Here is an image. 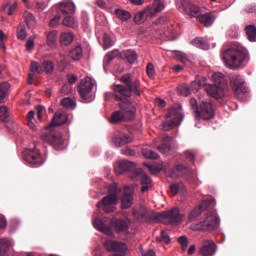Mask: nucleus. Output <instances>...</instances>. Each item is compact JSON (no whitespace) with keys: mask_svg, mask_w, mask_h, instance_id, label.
<instances>
[{"mask_svg":"<svg viewBox=\"0 0 256 256\" xmlns=\"http://www.w3.org/2000/svg\"><path fill=\"white\" fill-rule=\"evenodd\" d=\"M222 58L228 69H243L249 63V54L243 48H230L224 51Z\"/></svg>","mask_w":256,"mask_h":256,"instance_id":"f257e3e1","label":"nucleus"},{"mask_svg":"<svg viewBox=\"0 0 256 256\" xmlns=\"http://www.w3.org/2000/svg\"><path fill=\"white\" fill-rule=\"evenodd\" d=\"M214 84L206 85V93L213 99H223L227 93V81L225 75L221 72H215L212 75Z\"/></svg>","mask_w":256,"mask_h":256,"instance_id":"f03ea898","label":"nucleus"},{"mask_svg":"<svg viewBox=\"0 0 256 256\" xmlns=\"http://www.w3.org/2000/svg\"><path fill=\"white\" fill-rule=\"evenodd\" d=\"M120 109L112 114L110 123H121V121H131L135 117V106L131 102H122L119 104Z\"/></svg>","mask_w":256,"mask_h":256,"instance_id":"7ed1b4c3","label":"nucleus"},{"mask_svg":"<svg viewBox=\"0 0 256 256\" xmlns=\"http://www.w3.org/2000/svg\"><path fill=\"white\" fill-rule=\"evenodd\" d=\"M108 195L97 203L98 209H103L105 213H113L117 205V184L114 183L108 188Z\"/></svg>","mask_w":256,"mask_h":256,"instance_id":"20e7f679","label":"nucleus"},{"mask_svg":"<svg viewBox=\"0 0 256 256\" xmlns=\"http://www.w3.org/2000/svg\"><path fill=\"white\" fill-rule=\"evenodd\" d=\"M219 225V218L217 217V212L215 211H210L207 213L205 219L192 226V229L194 231H211L215 229Z\"/></svg>","mask_w":256,"mask_h":256,"instance_id":"39448f33","label":"nucleus"},{"mask_svg":"<svg viewBox=\"0 0 256 256\" xmlns=\"http://www.w3.org/2000/svg\"><path fill=\"white\" fill-rule=\"evenodd\" d=\"M183 122V114L177 108H172L170 112L166 115V119L162 124L163 131H171L177 125H181Z\"/></svg>","mask_w":256,"mask_h":256,"instance_id":"423d86ee","label":"nucleus"},{"mask_svg":"<svg viewBox=\"0 0 256 256\" xmlns=\"http://www.w3.org/2000/svg\"><path fill=\"white\" fill-rule=\"evenodd\" d=\"M154 219H156V221H163V219H167L169 225H179V223L183 222V215L179 212L178 208H173L170 211L155 214Z\"/></svg>","mask_w":256,"mask_h":256,"instance_id":"0eeeda50","label":"nucleus"},{"mask_svg":"<svg viewBox=\"0 0 256 256\" xmlns=\"http://www.w3.org/2000/svg\"><path fill=\"white\" fill-rule=\"evenodd\" d=\"M23 159L24 161H26V163L34 165L35 167H41V165L45 163V160H43V156H41V153H39V150H37L36 148L26 149L23 152Z\"/></svg>","mask_w":256,"mask_h":256,"instance_id":"6e6552de","label":"nucleus"},{"mask_svg":"<svg viewBox=\"0 0 256 256\" xmlns=\"http://www.w3.org/2000/svg\"><path fill=\"white\" fill-rule=\"evenodd\" d=\"M230 85L238 99H241L247 93V87H245V80L237 74H233L230 77Z\"/></svg>","mask_w":256,"mask_h":256,"instance_id":"1a4fd4ad","label":"nucleus"},{"mask_svg":"<svg viewBox=\"0 0 256 256\" xmlns=\"http://www.w3.org/2000/svg\"><path fill=\"white\" fill-rule=\"evenodd\" d=\"M215 116V111L213 110V104L211 102L202 101L200 103V110H196L195 118L203 119L204 121H209Z\"/></svg>","mask_w":256,"mask_h":256,"instance_id":"9d476101","label":"nucleus"},{"mask_svg":"<svg viewBox=\"0 0 256 256\" xmlns=\"http://www.w3.org/2000/svg\"><path fill=\"white\" fill-rule=\"evenodd\" d=\"M176 7L182 13L190 15V17H197L198 19L200 16L199 13L201 9H199V7L193 5L192 3L188 2L187 0H177Z\"/></svg>","mask_w":256,"mask_h":256,"instance_id":"9b49d317","label":"nucleus"},{"mask_svg":"<svg viewBox=\"0 0 256 256\" xmlns=\"http://www.w3.org/2000/svg\"><path fill=\"white\" fill-rule=\"evenodd\" d=\"M93 87H95V82L90 77L81 80L78 86V93L84 101L89 100V95L93 91Z\"/></svg>","mask_w":256,"mask_h":256,"instance_id":"f8f14e48","label":"nucleus"},{"mask_svg":"<svg viewBox=\"0 0 256 256\" xmlns=\"http://www.w3.org/2000/svg\"><path fill=\"white\" fill-rule=\"evenodd\" d=\"M114 98L116 101H122L121 103H129L127 99L131 97V88L125 87L121 84L112 86Z\"/></svg>","mask_w":256,"mask_h":256,"instance_id":"ddd939ff","label":"nucleus"},{"mask_svg":"<svg viewBox=\"0 0 256 256\" xmlns=\"http://www.w3.org/2000/svg\"><path fill=\"white\" fill-rule=\"evenodd\" d=\"M131 179L134 181H141V192L145 193V191H149L151 189V178L147 176V174L143 173V169H137L132 176Z\"/></svg>","mask_w":256,"mask_h":256,"instance_id":"4468645a","label":"nucleus"},{"mask_svg":"<svg viewBox=\"0 0 256 256\" xmlns=\"http://www.w3.org/2000/svg\"><path fill=\"white\" fill-rule=\"evenodd\" d=\"M59 15H75V3L71 0H64L56 5Z\"/></svg>","mask_w":256,"mask_h":256,"instance_id":"2eb2a0df","label":"nucleus"},{"mask_svg":"<svg viewBox=\"0 0 256 256\" xmlns=\"http://www.w3.org/2000/svg\"><path fill=\"white\" fill-rule=\"evenodd\" d=\"M133 195H135V188L133 186H125L121 197L122 209H129L133 205Z\"/></svg>","mask_w":256,"mask_h":256,"instance_id":"dca6fc26","label":"nucleus"},{"mask_svg":"<svg viewBox=\"0 0 256 256\" xmlns=\"http://www.w3.org/2000/svg\"><path fill=\"white\" fill-rule=\"evenodd\" d=\"M42 141L45 143H49V145H53V147H59V145H63V134L61 133H45L41 135Z\"/></svg>","mask_w":256,"mask_h":256,"instance_id":"f3484780","label":"nucleus"},{"mask_svg":"<svg viewBox=\"0 0 256 256\" xmlns=\"http://www.w3.org/2000/svg\"><path fill=\"white\" fill-rule=\"evenodd\" d=\"M215 253H217V244L213 240H204L199 249V254L202 256H213Z\"/></svg>","mask_w":256,"mask_h":256,"instance_id":"a211bd4d","label":"nucleus"},{"mask_svg":"<svg viewBox=\"0 0 256 256\" xmlns=\"http://www.w3.org/2000/svg\"><path fill=\"white\" fill-rule=\"evenodd\" d=\"M135 167L136 164L134 162L122 160L114 165V171L117 173V175H123V173H127V171H132V169H135Z\"/></svg>","mask_w":256,"mask_h":256,"instance_id":"6ab92c4d","label":"nucleus"},{"mask_svg":"<svg viewBox=\"0 0 256 256\" xmlns=\"http://www.w3.org/2000/svg\"><path fill=\"white\" fill-rule=\"evenodd\" d=\"M69 117L67 116V113L64 111H57L52 119V123L46 127V129H51V127H59L61 125H65L67 123V120Z\"/></svg>","mask_w":256,"mask_h":256,"instance_id":"aec40b11","label":"nucleus"},{"mask_svg":"<svg viewBox=\"0 0 256 256\" xmlns=\"http://www.w3.org/2000/svg\"><path fill=\"white\" fill-rule=\"evenodd\" d=\"M132 141L133 135L123 134L121 132L114 134L113 143L116 147H123V145H127V143H131Z\"/></svg>","mask_w":256,"mask_h":256,"instance_id":"412c9836","label":"nucleus"},{"mask_svg":"<svg viewBox=\"0 0 256 256\" xmlns=\"http://www.w3.org/2000/svg\"><path fill=\"white\" fill-rule=\"evenodd\" d=\"M134 219H146L148 221H153V212L148 210L147 207L142 206L140 209H135L133 211Z\"/></svg>","mask_w":256,"mask_h":256,"instance_id":"4be33fe9","label":"nucleus"},{"mask_svg":"<svg viewBox=\"0 0 256 256\" xmlns=\"http://www.w3.org/2000/svg\"><path fill=\"white\" fill-rule=\"evenodd\" d=\"M209 205H211V202L209 200H205L201 203L200 206L194 208L188 216L189 221H194V219H197V217H199L201 215V213L203 212V209H207V207H209Z\"/></svg>","mask_w":256,"mask_h":256,"instance_id":"5701e85b","label":"nucleus"},{"mask_svg":"<svg viewBox=\"0 0 256 256\" xmlns=\"http://www.w3.org/2000/svg\"><path fill=\"white\" fill-rule=\"evenodd\" d=\"M75 41V35L72 32H61L59 36V43L61 47H69Z\"/></svg>","mask_w":256,"mask_h":256,"instance_id":"b1692460","label":"nucleus"},{"mask_svg":"<svg viewBox=\"0 0 256 256\" xmlns=\"http://www.w3.org/2000/svg\"><path fill=\"white\" fill-rule=\"evenodd\" d=\"M62 17H64L62 20V25H64V27H68L69 29H75V27H78L79 22L73 14H67Z\"/></svg>","mask_w":256,"mask_h":256,"instance_id":"393cba45","label":"nucleus"},{"mask_svg":"<svg viewBox=\"0 0 256 256\" xmlns=\"http://www.w3.org/2000/svg\"><path fill=\"white\" fill-rule=\"evenodd\" d=\"M147 9H150V15L155 17L157 13H161V11L165 9V3H163L161 0H154L152 6H148Z\"/></svg>","mask_w":256,"mask_h":256,"instance_id":"a878e982","label":"nucleus"},{"mask_svg":"<svg viewBox=\"0 0 256 256\" xmlns=\"http://www.w3.org/2000/svg\"><path fill=\"white\" fill-rule=\"evenodd\" d=\"M93 225L95 229H97V231H101L102 233H105V235H113V231L111 230V228L105 225L102 220L95 219Z\"/></svg>","mask_w":256,"mask_h":256,"instance_id":"bb28decb","label":"nucleus"},{"mask_svg":"<svg viewBox=\"0 0 256 256\" xmlns=\"http://www.w3.org/2000/svg\"><path fill=\"white\" fill-rule=\"evenodd\" d=\"M198 21L201 23V25H204V27H211L213 23H215V17L213 15L206 13L198 16Z\"/></svg>","mask_w":256,"mask_h":256,"instance_id":"cd10ccee","label":"nucleus"},{"mask_svg":"<svg viewBox=\"0 0 256 256\" xmlns=\"http://www.w3.org/2000/svg\"><path fill=\"white\" fill-rule=\"evenodd\" d=\"M172 141H173V138L166 136L162 140V145L158 146V151H160V153H163V155H167V153H169L171 151Z\"/></svg>","mask_w":256,"mask_h":256,"instance_id":"c85d7f7f","label":"nucleus"},{"mask_svg":"<svg viewBox=\"0 0 256 256\" xmlns=\"http://www.w3.org/2000/svg\"><path fill=\"white\" fill-rule=\"evenodd\" d=\"M146 17H152L151 8H145L143 11L138 12L134 16V22L137 23V25H141V23H143V21H145Z\"/></svg>","mask_w":256,"mask_h":256,"instance_id":"c756f323","label":"nucleus"},{"mask_svg":"<svg viewBox=\"0 0 256 256\" xmlns=\"http://www.w3.org/2000/svg\"><path fill=\"white\" fill-rule=\"evenodd\" d=\"M59 32L57 30L50 31L46 36V43L48 47H51L52 49H55L57 47V35Z\"/></svg>","mask_w":256,"mask_h":256,"instance_id":"7c9ffc66","label":"nucleus"},{"mask_svg":"<svg viewBox=\"0 0 256 256\" xmlns=\"http://www.w3.org/2000/svg\"><path fill=\"white\" fill-rule=\"evenodd\" d=\"M69 57L72 58L73 61H81V58L83 57V48L81 45L72 48L69 52Z\"/></svg>","mask_w":256,"mask_h":256,"instance_id":"2f4dec72","label":"nucleus"},{"mask_svg":"<svg viewBox=\"0 0 256 256\" xmlns=\"http://www.w3.org/2000/svg\"><path fill=\"white\" fill-rule=\"evenodd\" d=\"M9 249H11V240L7 238L0 239V256H7L9 253Z\"/></svg>","mask_w":256,"mask_h":256,"instance_id":"473e14b6","label":"nucleus"},{"mask_svg":"<svg viewBox=\"0 0 256 256\" xmlns=\"http://www.w3.org/2000/svg\"><path fill=\"white\" fill-rule=\"evenodd\" d=\"M173 59H176V61H180V63H183L184 65H187L189 63L190 59L187 54L181 52V51H171Z\"/></svg>","mask_w":256,"mask_h":256,"instance_id":"72a5a7b5","label":"nucleus"},{"mask_svg":"<svg viewBox=\"0 0 256 256\" xmlns=\"http://www.w3.org/2000/svg\"><path fill=\"white\" fill-rule=\"evenodd\" d=\"M113 225H114L116 231H118V233L127 231V229H129V222H127L125 220H114Z\"/></svg>","mask_w":256,"mask_h":256,"instance_id":"f704fd0d","label":"nucleus"},{"mask_svg":"<svg viewBox=\"0 0 256 256\" xmlns=\"http://www.w3.org/2000/svg\"><path fill=\"white\" fill-rule=\"evenodd\" d=\"M192 45L194 47H197L198 49H203L204 51H207L209 49V42L205 40L204 38H196L192 40Z\"/></svg>","mask_w":256,"mask_h":256,"instance_id":"c9c22d12","label":"nucleus"},{"mask_svg":"<svg viewBox=\"0 0 256 256\" xmlns=\"http://www.w3.org/2000/svg\"><path fill=\"white\" fill-rule=\"evenodd\" d=\"M246 35L252 43L256 42V27L255 25H247L245 27Z\"/></svg>","mask_w":256,"mask_h":256,"instance_id":"e433bc0d","label":"nucleus"},{"mask_svg":"<svg viewBox=\"0 0 256 256\" xmlns=\"http://www.w3.org/2000/svg\"><path fill=\"white\" fill-rule=\"evenodd\" d=\"M115 57H119V50H113L112 52L108 53L104 57V69H106L107 65L111 63L115 59Z\"/></svg>","mask_w":256,"mask_h":256,"instance_id":"4c0bfd02","label":"nucleus"},{"mask_svg":"<svg viewBox=\"0 0 256 256\" xmlns=\"http://www.w3.org/2000/svg\"><path fill=\"white\" fill-rule=\"evenodd\" d=\"M115 15L120 19V21H129V19H131V13L127 10L116 9Z\"/></svg>","mask_w":256,"mask_h":256,"instance_id":"58836bf2","label":"nucleus"},{"mask_svg":"<svg viewBox=\"0 0 256 256\" xmlns=\"http://www.w3.org/2000/svg\"><path fill=\"white\" fill-rule=\"evenodd\" d=\"M23 17H24L28 27L30 29H33V27H35V25H36L35 16H33V14H31L30 12L26 11V12H24Z\"/></svg>","mask_w":256,"mask_h":256,"instance_id":"ea45409f","label":"nucleus"},{"mask_svg":"<svg viewBox=\"0 0 256 256\" xmlns=\"http://www.w3.org/2000/svg\"><path fill=\"white\" fill-rule=\"evenodd\" d=\"M125 57H126V61H128V63H130L131 65L137 63V52H135L134 50H127L125 52Z\"/></svg>","mask_w":256,"mask_h":256,"instance_id":"a19ab883","label":"nucleus"},{"mask_svg":"<svg viewBox=\"0 0 256 256\" xmlns=\"http://www.w3.org/2000/svg\"><path fill=\"white\" fill-rule=\"evenodd\" d=\"M42 67H43L45 73H47L48 75H51V73H53V71H55V64L50 60H45L42 63Z\"/></svg>","mask_w":256,"mask_h":256,"instance_id":"79ce46f5","label":"nucleus"},{"mask_svg":"<svg viewBox=\"0 0 256 256\" xmlns=\"http://www.w3.org/2000/svg\"><path fill=\"white\" fill-rule=\"evenodd\" d=\"M156 241L157 243H164L165 245H169V243H171V237L167 232L162 231L161 235L156 237Z\"/></svg>","mask_w":256,"mask_h":256,"instance_id":"37998d69","label":"nucleus"},{"mask_svg":"<svg viewBox=\"0 0 256 256\" xmlns=\"http://www.w3.org/2000/svg\"><path fill=\"white\" fill-rule=\"evenodd\" d=\"M9 87H10V85L7 82L0 84V103H3V99H5V97H7Z\"/></svg>","mask_w":256,"mask_h":256,"instance_id":"c03bdc74","label":"nucleus"},{"mask_svg":"<svg viewBox=\"0 0 256 256\" xmlns=\"http://www.w3.org/2000/svg\"><path fill=\"white\" fill-rule=\"evenodd\" d=\"M141 87V82L136 79L134 82H130V85L128 86V89L131 90V95H133V91L135 93V95H141V93L139 92V88Z\"/></svg>","mask_w":256,"mask_h":256,"instance_id":"a18cd8bd","label":"nucleus"},{"mask_svg":"<svg viewBox=\"0 0 256 256\" xmlns=\"http://www.w3.org/2000/svg\"><path fill=\"white\" fill-rule=\"evenodd\" d=\"M61 105L66 109H75V107L77 106L76 102L69 97L62 99Z\"/></svg>","mask_w":256,"mask_h":256,"instance_id":"49530a36","label":"nucleus"},{"mask_svg":"<svg viewBox=\"0 0 256 256\" xmlns=\"http://www.w3.org/2000/svg\"><path fill=\"white\" fill-rule=\"evenodd\" d=\"M0 121L3 123L9 121V109L6 106H0Z\"/></svg>","mask_w":256,"mask_h":256,"instance_id":"de8ad7c7","label":"nucleus"},{"mask_svg":"<svg viewBox=\"0 0 256 256\" xmlns=\"http://www.w3.org/2000/svg\"><path fill=\"white\" fill-rule=\"evenodd\" d=\"M103 49L104 51H107V49H111L113 47V39H111V36L109 34H104L103 36Z\"/></svg>","mask_w":256,"mask_h":256,"instance_id":"09e8293b","label":"nucleus"},{"mask_svg":"<svg viewBox=\"0 0 256 256\" xmlns=\"http://www.w3.org/2000/svg\"><path fill=\"white\" fill-rule=\"evenodd\" d=\"M142 155L145 156L146 159H159V154L147 148L142 149Z\"/></svg>","mask_w":256,"mask_h":256,"instance_id":"8fccbe9b","label":"nucleus"},{"mask_svg":"<svg viewBox=\"0 0 256 256\" xmlns=\"http://www.w3.org/2000/svg\"><path fill=\"white\" fill-rule=\"evenodd\" d=\"M17 38L21 39L22 41L27 39V31L25 30L24 25H19L17 28Z\"/></svg>","mask_w":256,"mask_h":256,"instance_id":"3c124183","label":"nucleus"},{"mask_svg":"<svg viewBox=\"0 0 256 256\" xmlns=\"http://www.w3.org/2000/svg\"><path fill=\"white\" fill-rule=\"evenodd\" d=\"M178 89L181 95H183L184 97H189V95H191V88L187 84L179 86Z\"/></svg>","mask_w":256,"mask_h":256,"instance_id":"603ef678","label":"nucleus"},{"mask_svg":"<svg viewBox=\"0 0 256 256\" xmlns=\"http://www.w3.org/2000/svg\"><path fill=\"white\" fill-rule=\"evenodd\" d=\"M143 165L145 166V167H148V169H149V171H150V173L152 174V175H157V173H161V166H158V165H149V164H147V163H143Z\"/></svg>","mask_w":256,"mask_h":256,"instance_id":"864d4df0","label":"nucleus"},{"mask_svg":"<svg viewBox=\"0 0 256 256\" xmlns=\"http://www.w3.org/2000/svg\"><path fill=\"white\" fill-rule=\"evenodd\" d=\"M183 187H184L183 183H181V182L172 184V185H170V191L174 195H177V193H179V191H181V189H183Z\"/></svg>","mask_w":256,"mask_h":256,"instance_id":"5fc2aeb1","label":"nucleus"},{"mask_svg":"<svg viewBox=\"0 0 256 256\" xmlns=\"http://www.w3.org/2000/svg\"><path fill=\"white\" fill-rule=\"evenodd\" d=\"M146 73L150 79H155V66L152 63H149L146 67Z\"/></svg>","mask_w":256,"mask_h":256,"instance_id":"6e6d98bb","label":"nucleus"},{"mask_svg":"<svg viewBox=\"0 0 256 256\" xmlns=\"http://www.w3.org/2000/svg\"><path fill=\"white\" fill-rule=\"evenodd\" d=\"M131 81H133V75L131 74H124L121 77V83H124V85H127L126 87H129L131 85Z\"/></svg>","mask_w":256,"mask_h":256,"instance_id":"4d7b16f0","label":"nucleus"},{"mask_svg":"<svg viewBox=\"0 0 256 256\" xmlns=\"http://www.w3.org/2000/svg\"><path fill=\"white\" fill-rule=\"evenodd\" d=\"M5 39H7V35L3 30L0 29V48L3 51H7V47L5 46Z\"/></svg>","mask_w":256,"mask_h":256,"instance_id":"13d9d810","label":"nucleus"},{"mask_svg":"<svg viewBox=\"0 0 256 256\" xmlns=\"http://www.w3.org/2000/svg\"><path fill=\"white\" fill-rule=\"evenodd\" d=\"M34 47H35V37L28 38V40L26 42L27 51H29L31 53V51H33Z\"/></svg>","mask_w":256,"mask_h":256,"instance_id":"bf43d9fd","label":"nucleus"},{"mask_svg":"<svg viewBox=\"0 0 256 256\" xmlns=\"http://www.w3.org/2000/svg\"><path fill=\"white\" fill-rule=\"evenodd\" d=\"M199 89H201V84L199 83V80L196 79L191 83L190 91H192L193 93H197Z\"/></svg>","mask_w":256,"mask_h":256,"instance_id":"052dcab7","label":"nucleus"},{"mask_svg":"<svg viewBox=\"0 0 256 256\" xmlns=\"http://www.w3.org/2000/svg\"><path fill=\"white\" fill-rule=\"evenodd\" d=\"M30 71L32 73H41V66L39 65V63L32 61L30 66Z\"/></svg>","mask_w":256,"mask_h":256,"instance_id":"680f3d73","label":"nucleus"},{"mask_svg":"<svg viewBox=\"0 0 256 256\" xmlns=\"http://www.w3.org/2000/svg\"><path fill=\"white\" fill-rule=\"evenodd\" d=\"M178 243H180V245L182 246L183 250H186L187 246L189 245V242H188L186 236H180L178 238Z\"/></svg>","mask_w":256,"mask_h":256,"instance_id":"e2e57ef3","label":"nucleus"},{"mask_svg":"<svg viewBox=\"0 0 256 256\" xmlns=\"http://www.w3.org/2000/svg\"><path fill=\"white\" fill-rule=\"evenodd\" d=\"M5 9H8L7 15H13L15 13V9H17V3L7 4Z\"/></svg>","mask_w":256,"mask_h":256,"instance_id":"0e129e2a","label":"nucleus"},{"mask_svg":"<svg viewBox=\"0 0 256 256\" xmlns=\"http://www.w3.org/2000/svg\"><path fill=\"white\" fill-rule=\"evenodd\" d=\"M61 23V16H55L50 20V27H57Z\"/></svg>","mask_w":256,"mask_h":256,"instance_id":"69168bd1","label":"nucleus"},{"mask_svg":"<svg viewBox=\"0 0 256 256\" xmlns=\"http://www.w3.org/2000/svg\"><path fill=\"white\" fill-rule=\"evenodd\" d=\"M122 153L124 155H127L128 157H133L135 156V150L131 149V148H124L122 149Z\"/></svg>","mask_w":256,"mask_h":256,"instance_id":"338daca9","label":"nucleus"},{"mask_svg":"<svg viewBox=\"0 0 256 256\" xmlns=\"http://www.w3.org/2000/svg\"><path fill=\"white\" fill-rule=\"evenodd\" d=\"M77 79H78V77H77V75H75V74H69V75H67V80H68V82L70 83V85H73L74 83H76V82H77Z\"/></svg>","mask_w":256,"mask_h":256,"instance_id":"774afa93","label":"nucleus"}]
</instances>
